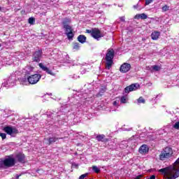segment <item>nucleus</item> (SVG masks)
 I'll list each match as a JSON object with an SVG mask.
<instances>
[{"mask_svg":"<svg viewBox=\"0 0 179 179\" xmlns=\"http://www.w3.org/2000/svg\"><path fill=\"white\" fill-rule=\"evenodd\" d=\"M159 173L164 174L167 179H176L179 177V158L173 163V166H167L159 169Z\"/></svg>","mask_w":179,"mask_h":179,"instance_id":"obj_1","label":"nucleus"},{"mask_svg":"<svg viewBox=\"0 0 179 179\" xmlns=\"http://www.w3.org/2000/svg\"><path fill=\"white\" fill-rule=\"evenodd\" d=\"M114 57H115V52L114 51V49L109 48L107 50V53L106 55L105 59L106 61V69H111V66L114 64Z\"/></svg>","mask_w":179,"mask_h":179,"instance_id":"obj_2","label":"nucleus"},{"mask_svg":"<svg viewBox=\"0 0 179 179\" xmlns=\"http://www.w3.org/2000/svg\"><path fill=\"white\" fill-rule=\"evenodd\" d=\"M16 164V159L10 156L4 159H0V169H9Z\"/></svg>","mask_w":179,"mask_h":179,"instance_id":"obj_3","label":"nucleus"},{"mask_svg":"<svg viewBox=\"0 0 179 179\" xmlns=\"http://www.w3.org/2000/svg\"><path fill=\"white\" fill-rule=\"evenodd\" d=\"M173 148L166 147L162 150L159 155V160L164 161L166 159H170L173 156Z\"/></svg>","mask_w":179,"mask_h":179,"instance_id":"obj_4","label":"nucleus"},{"mask_svg":"<svg viewBox=\"0 0 179 179\" xmlns=\"http://www.w3.org/2000/svg\"><path fill=\"white\" fill-rule=\"evenodd\" d=\"M85 33H87L88 34H91V36L94 38L95 40H99L101 38V37H104V35L101 34V31L99 29V28H92L90 29H86Z\"/></svg>","mask_w":179,"mask_h":179,"instance_id":"obj_5","label":"nucleus"},{"mask_svg":"<svg viewBox=\"0 0 179 179\" xmlns=\"http://www.w3.org/2000/svg\"><path fill=\"white\" fill-rule=\"evenodd\" d=\"M3 132H6L7 135L12 136L13 135H17L19 134V130L16 127L6 126L3 128Z\"/></svg>","mask_w":179,"mask_h":179,"instance_id":"obj_6","label":"nucleus"},{"mask_svg":"<svg viewBox=\"0 0 179 179\" xmlns=\"http://www.w3.org/2000/svg\"><path fill=\"white\" fill-rule=\"evenodd\" d=\"M43 58V50H38L33 52L32 54V61L33 62H40Z\"/></svg>","mask_w":179,"mask_h":179,"instance_id":"obj_7","label":"nucleus"},{"mask_svg":"<svg viewBox=\"0 0 179 179\" xmlns=\"http://www.w3.org/2000/svg\"><path fill=\"white\" fill-rule=\"evenodd\" d=\"M40 79H41V76L40 74L31 75L27 78V81L29 85H36Z\"/></svg>","mask_w":179,"mask_h":179,"instance_id":"obj_8","label":"nucleus"},{"mask_svg":"<svg viewBox=\"0 0 179 179\" xmlns=\"http://www.w3.org/2000/svg\"><path fill=\"white\" fill-rule=\"evenodd\" d=\"M70 20L69 18H65L64 20L62 22L63 27L64 29H65V34H67V33H71L73 31V29H72V27L68 24Z\"/></svg>","mask_w":179,"mask_h":179,"instance_id":"obj_9","label":"nucleus"},{"mask_svg":"<svg viewBox=\"0 0 179 179\" xmlns=\"http://www.w3.org/2000/svg\"><path fill=\"white\" fill-rule=\"evenodd\" d=\"M140 85L138 83L131 84L124 88V93H129L131 92H134L139 89Z\"/></svg>","mask_w":179,"mask_h":179,"instance_id":"obj_10","label":"nucleus"},{"mask_svg":"<svg viewBox=\"0 0 179 179\" xmlns=\"http://www.w3.org/2000/svg\"><path fill=\"white\" fill-rule=\"evenodd\" d=\"M131 71V64L128 63H124L120 66V71L122 73H127V72H129Z\"/></svg>","mask_w":179,"mask_h":179,"instance_id":"obj_11","label":"nucleus"},{"mask_svg":"<svg viewBox=\"0 0 179 179\" xmlns=\"http://www.w3.org/2000/svg\"><path fill=\"white\" fill-rule=\"evenodd\" d=\"M138 152L141 155H146L149 152V147L146 144H143L139 148Z\"/></svg>","mask_w":179,"mask_h":179,"instance_id":"obj_12","label":"nucleus"},{"mask_svg":"<svg viewBox=\"0 0 179 179\" xmlns=\"http://www.w3.org/2000/svg\"><path fill=\"white\" fill-rule=\"evenodd\" d=\"M15 157L19 163L26 162V156L24 155V154L18 153L16 155Z\"/></svg>","mask_w":179,"mask_h":179,"instance_id":"obj_13","label":"nucleus"},{"mask_svg":"<svg viewBox=\"0 0 179 179\" xmlns=\"http://www.w3.org/2000/svg\"><path fill=\"white\" fill-rule=\"evenodd\" d=\"M96 141L98 142H103V143H106V142H108V138H106V135L104 134H99L96 136Z\"/></svg>","mask_w":179,"mask_h":179,"instance_id":"obj_14","label":"nucleus"},{"mask_svg":"<svg viewBox=\"0 0 179 179\" xmlns=\"http://www.w3.org/2000/svg\"><path fill=\"white\" fill-rule=\"evenodd\" d=\"M38 66L41 69H42V71H44L45 72H46V73H48V75L54 76V73H52V71L50 70L47 66H44L43 63H40Z\"/></svg>","mask_w":179,"mask_h":179,"instance_id":"obj_15","label":"nucleus"},{"mask_svg":"<svg viewBox=\"0 0 179 179\" xmlns=\"http://www.w3.org/2000/svg\"><path fill=\"white\" fill-rule=\"evenodd\" d=\"M59 139H63V138H57V137H49L47 138L48 141V145L50 146V145H52V143H55Z\"/></svg>","mask_w":179,"mask_h":179,"instance_id":"obj_16","label":"nucleus"},{"mask_svg":"<svg viewBox=\"0 0 179 179\" xmlns=\"http://www.w3.org/2000/svg\"><path fill=\"white\" fill-rule=\"evenodd\" d=\"M107 92V87H101L99 92L96 94V97H101Z\"/></svg>","mask_w":179,"mask_h":179,"instance_id":"obj_17","label":"nucleus"},{"mask_svg":"<svg viewBox=\"0 0 179 179\" xmlns=\"http://www.w3.org/2000/svg\"><path fill=\"white\" fill-rule=\"evenodd\" d=\"M159 37H160V32L158 31H155L151 34L152 40H158Z\"/></svg>","mask_w":179,"mask_h":179,"instance_id":"obj_18","label":"nucleus"},{"mask_svg":"<svg viewBox=\"0 0 179 179\" xmlns=\"http://www.w3.org/2000/svg\"><path fill=\"white\" fill-rule=\"evenodd\" d=\"M87 38L85 35H79L77 38L78 41L81 44H85L86 43V40Z\"/></svg>","mask_w":179,"mask_h":179,"instance_id":"obj_19","label":"nucleus"},{"mask_svg":"<svg viewBox=\"0 0 179 179\" xmlns=\"http://www.w3.org/2000/svg\"><path fill=\"white\" fill-rule=\"evenodd\" d=\"M134 19H142L143 20H145V19H148V15L145 13L136 14Z\"/></svg>","mask_w":179,"mask_h":179,"instance_id":"obj_20","label":"nucleus"},{"mask_svg":"<svg viewBox=\"0 0 179 179\" xmlns=\"http://www.w3.org/2000/svg\"><path fill=\"white\" fill-rule=\"evenodd\" d=\"M73 50H74V51H79V50H80V43L78 42H73Z\"/></svg>","mask_w":179,"mask_h":179,"instance_id":"obj_21","label":"nucleus"},{"mask_svg":"<svg viewBox=\"0 0 179 179\" xmlns=\"http://www.w3.org/2000/svg\"><path fill=\"white\" fill-rule=\"evenodd\" d=\"M66 36H67V38L69 40H73V37H75V34H73V31L66 34Z\"/></svg>","mask_w":179,"mask_h":179,"instance_id":"obj_22","label":"nucleus"},{"mask_svg":"<svg viewBox=\"0 0 179 179\" xmlns=\"http://www.w3.org/2000/svg\"><path fill=\"white\" fill-rule=\"evenodd\" d=\"M36 22V18L31 17L29 18L28 20V23H29V24H34Z\"/></svg>","mask_w":179,"mask_h":179,"instance_id":"obj_23","label":"nucleus"},{"mask_svg":"<svg viewBox=\"0 0 179 179\" xmlns=\"http://www.w3.org/2000/svg\"><path fill=\"white\" fill-rule=\"evenodd\" d=\"M127 96H122L120 98V103H122V104H125V103H127Z\"/></svg>","mask_w":179,"mask_h":179,"instance_id":"obj_24","label":"nucleus"},{"mask_svg":"<svg viewBox=\"0 0 179 179\" xmlns=\"http://www.w3.org/2000/svg\"><path fill=\"white\" fill-rule=\"evenodd\" d=\"M92 170L94 171V173H96V174H99L100 173V169L97 167L96 166H92Z\"/></svg>","mask_w":179,"mask_h":179,"instance_id":"obj_25","label":"nucleus"},{"mask_svg":"<svg viewBox=\"0 0 179 179\" xmlns=\"http://www.w3.org/2000/svg\"><path fill=\"white\" fill-rule=\"evenodd\" d=\"M138 103H143V104H145V103H146V101L145 100V99H143V96H140L138 99Z\"/></svg>","mask_w":179,"mask_h":179,"instance_id":"obj_26","label":"nucleus"},{"mask_svg":"<svg viewBox=\"0 0 179 179\" xmlns=\"http://www.w3.org/2000/svg\"><path fill=\"white\" fill-rule=\"evenodd\" d=\"M170 10V7L167 5H165L162 7V12H167V10Z\"/></svg>","mask_w":179,"mask_h":179,"instance_id":"obj_27","label":"nucleus"},{"mask_svg":"<svg viewBox=\"0 0 179 179\" xmlns=\"http://www.w3.org/2000/svg\"><path fill=\"white\" fill-rule=\"evenodd\" d=\"M87 176H89V173H84L81 175L78 179H85L86 177H87Z\"/></svg>","mask_w":179,"mask_h":179,"instance_id":"obj_28","label":"nucleus"},{"mask_svg":"<svg viewBox=\"0 0 179 179\" xmlns=\"http://www.w3.org/2000/svg\"><path fill=\"white\" fill-rule=\"evenodd\" d=\"M152 69H154V71H160V66H159L157 65H154L152 66Z\"/></svg>","mask_w":179,"mask_h":179,"instance_id":"obj_29","label":"nucleus"},{"mask_svg":"<svg viewBox=\"0 0 179 179\" xmlns=\"http://www.w3.org/2000/svg\"><path fill=\"white\" fill-rule=\"evenodd\" d=\"M0 136L1 138V139H6V134L5 133H0Z\"/></svg>","mask_w":179,"mask_h":179,"instance_id":"obj_30","label":"nucleus"},{"mask_svg":"<svg viewBox=\"0 0 179 179\" xmlns=\"http://www.w3.org/2000/svg\"><path fill=\"white\" fill-rule=\"evenodd\" d=\"M173 128H175V129H179V122H176L175 123V124L173 125Z\"/></svg>","mask_w":179,"mask_h":179,"instance_id":"obj_31","label":"nucleus"},{"mask_svg":"<svg viewBox=\"0 0 179 179\" xmlns=\"http://www.w3.org/2000/svg\"><path fill=\"white\" fill-rule=\"evenodd\" d=\"M153 0H145V5H150Z\"/></svg>","mask_w":179,"mask_h":179,"instance_id":"obj_32","label":"nucleus"},{"mask_svg":"<svg viewBox=\"0 0 179 179\" xmlns=\"http://www.w3.org/2000/svg\"><path fill=\"white\" fill-rule=\"evenodd\" d=\"M72 166L73 167H76V169H79V164H73Z\"/></svg>","mask_w":179,"mask_h":179,"instance_id":"obj_33","label":"nucleus"},{"mask_svg":"<svg viewBox=\"0 0 179 179\" xmlns=\"http://www.w3.org/2000/svg\"><path fill=\"white\" fill-rule=\"evenodd\" d=\"M120 20H121L122 22H125V18H124V17H120Z\"/></svg>","mask_w":179,"mask_h":179,"instance_id":"obj_34","label":"nucleus"},{"mask_svg":"<svg viewBox=\"0 0 179 179\" xmlns=\"http://www.w3.org/2000/svg\"><path fill=\"white\" fill-rule=\"evenodd\" d=\"M113 106H117V101H115L113 102Z\"/></svg>","mask_w":179,"mask_h":179,"instance_id":"obj_35","label":"nucleus"},{"mask_svg":"<svg viewBox=\"0 0 179 179\" xmlns=\"http://www.w3.org/2000/svg\"><path fill=\"white\" fill-rule=\"evenodd\" d=\"M0 47H1V45L0 44Z\"/></svg>","mask_w":179,"mask_h":179,"instance_id":"obj_36","label":"nucleus"},{"mask_svg":"<svg viewBox=\"0 0 179 179\" xmlns=\"http://www.w3.org/2000/svg\"><path fill=\"white\" fill-rule=\"evenodd\" d=\"M1 7H0V10H1Z\"/></svg>","mask_w":179,"mask_h":179,"instance_id":"obj_37","label":"nucleus"}]
</instances>
